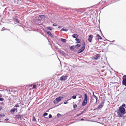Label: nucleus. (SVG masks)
Masks as SVG:
<instances>
[{"label": "nucleus", "instance_id": "nucleus-1", "mask_svg": "<svg viewBox=\"0 0 126 126\" xmlns=\"http://www.w3.org/2000/svg\"><path fill=\"white\" fill-rule=\"evenodd\" d=\"M125 109L124 108H122V107H120L117 111L118 116L119 117H122L123 115L125 113Z\"/></svg>", "mask_w": 126, "mask_h": 126}, {"label": "nucleus", "instance_id": "nucleus-2", "mask_svg": "<svg viewBox=\"0 0 126 126\" xmlns=\"http://www.w3.org/2000/svg\"><path fill=\"white\" fill-rule=\"evenodd\" d=\"M88 96L86 94H84V98L83 101L82 103V105L83 106H85L87 104V102Z\"/></svg>", "mask_w": 126, "mask_h": 126}, {"label": "nucleus", "instance_id": "nucleus-3", "mask_svg": "<svg viewBox=\"0 0 126 126\" xmlns=\"http://www.w3.org/2000/svg\"><path fill=\"white\" fill-rule=\"evenodd\" d=\"M63 98V97L62 96L59 97L57 98L55 100H54L53 102L54 103H57L60 101L61 99Z\"/></svg>", "mask_w": 126, "mask_h": 126}, {"label": "nucleus", "instance_id": "nucleus-4", "mask_svg": "<svg viewBox=\"0 0 126 126\" xmlns=\"http://www.w3.org/2000/svg\"><path fill=\"white\" fill-rule=\"evenodd\" d=\"M85 43L83 41V43L82 44L83 46L81 48L79 49L78 51V52L79 53H80L82 52L84 50L85 48Z\"/></svg>", "mask_w": 126, "mask_h": 126}, {"label": "nucleus", "instance_id": "nucleus-5", "mask_svg": "<svg viewBox=\"0 0 126 126\" xmlns=\"http://www.w3.org/2000/svg\"><path fill=\"white\" fill-rule=\"evenodd\" d=\"M122 83L124 85L126 86V75H125L123 77Z\"/></svg>", "mask_w": 126, "mask_h": 126}, {"label": "nucleus", "instance_id": "nucleus-6", "mask_svg": "<svg viewBox=\"0 0 126 126\" xmlns=\"http://www.w3.org/2000/svg\"><path fill=\"white\" fill-rule=\"evenodd\" d=\"M67 77L66 76H63L60 78V80L61 81L65 80L66 79Z\"/></svg>", "mask_w": 126, "mask_h": 126}, {"label": "nucleus", "instance_id": "nucleus-7", "mask_svg": "<svg viewBox=\"0 0 126 126\" xmlns=\"http://www.w3.org/2000/svg\"><path fill=\"white\" fill-rule=\"evenodd\" d=\"M93 37V36L92 35H90L89 36L88 40L90 42H91Z\"/></svg>", "mask_w": 126, "mask_h": 126}, {"label": "nucleus", "instance_id": "nucleus-8", "mask_svg": "<svg viewBox=\"0 0 126 126\" xmlns=\"http://www.w3.org/2000/svg\"><path fill=\"white\" fill-rule=\"evenodd\" d=\"M104 104V103L103 102H102L101 104L99 105L97 107V108L98 109H99L100 108H101L103 106Z\"/></svg>", "mask_w": 126, "mask_h": 126}, {"label": "nucleus", "instance_id": "nucleus-9", "mask_svg": "<svg viewBox=\"0 0 126 126\" xmlns=\"http://www.w3.org/2000/svg\"><path fill=\"white\" fill-rule=\"evenodd\" d=\"M16 110V112H17V108H14L12 109L10 111V112L11 113H13L15 112Z\"/></svg>", "mask_w": 126, "mask_h": 126}, {"label": "nucleus", "instance_id": "nucleus-10", "mask_svg": "<svg viewBox=\"0 0 126 126\" xmlns=\"http://www.w3.org/2000/svg\"><path fill=\"white\" fill-rule=\"evenodd\" d=\"M47 33L51 37H53V35L51 34V33L49 31H47Z\"/></svg>", "mask_w": 126, "mask_h": 126}, {"label": "nucleus", "instance_id": "nucleus-11", "mask_svg": "<svg viewBox=\"0 0 126 126\" xmlns=\"http://www.w3.org/2000/svg\"><path fill=\"white\" fill-rule=\"evenodd\" d=\"M36 85L34 84L33 85V87L32 88H29V90H32V89H34V88H36Z\"/></svg>", "mask_w": 126, "mask_h": 126}, {"label": "nucleus", "instance_id": "nucleus-12", "mask_svg": "<svg viewBox=\"0 0 126 126\" xmlns=\"http://www.w3.org/2000/svg\"><path fill=\"white\" fill-rule=\"evenodd\" d=\"M76 48V46H73L70 47V49L71 50L74 49Z\"/></svg>", "mask_w": 126, "mask_h": 126}, {"label": "nucleus", "instance_id": "nucleus-13", "mask_svg": "<svg viewBox=\"0 0 126 126\" xmlns=\"http://www.w3.org/2000/svg\"><path fill=\"white\" fill-rule=\"evenodd\" d=\"M96 36L98 37V39H102V37L100 35H99L98 34H96Z\"/></svg>", "mask_w": 126, "mask_h": 126}, {"label": "nucleus", "instance_id": "nucleus-14", "mask_svg": "<svg viewBox=\"0 0 126 126\" xmlns=\"http://www.w3.org/2000/svg\"><path fill=\"white\" fill-rule=\"evenodd\" d=\"M61 40L63 42H65L66 41V40L65 39H63V38H61Z\"/></svg>", "mask_w": 126, "mask_h": 126}, {"label": "nucleus", "instance_id": "nucleus-15", "mask_svg": "<svg viewBox=\"0 0 126 126\" xmlns=\"http://www.w3.org/2000/svg\"><path fill=\"white\" fill-rule=\"evenodd\" d=\"M59 52L60 53L62 54V55H64V52L63 51L60 50L59 51Z\"/></svg>", "mask_w": 126, "mask_h": 126}, {"label": "nucleus", "instance_id": "nucleus-16", "mask_svg": "<svg viewBox=\"0 0 126 126\" xmlns=\"http://www.w3.org/2000/svg\"><path fill=\"white\" fill-rule=\"evenodd\" d=\"M72 36L74 38H76V37L78 36V35L77 34H74L72 35Z\"/></svg>", "mask_w": 126, "mask_h": 126}, {"label": "nucleus", "instance_id": "nucleus-17", "mask_svg": "<svg viewBox=\"0 0 126 126\" xmlns=\"http://www.w3.org/2000/svg\"><path fill=\"white\" fill-rule=\"evenodd\" d=\"M61 31H68V30L67 29H62L61 30Z\"/></svg>", "mask_w": 126, "mask_h": 126}, {"label": "nucleus", "instance_id": "nucleus-18", "mask_svg": "<svg viewBox=\"0 0 126 126\" xmlns=\"http://www.w3.org/2000/svg\"><path fill=\"white\" fill-rule=\"evenodd\" d=\"M45 17V16L44 15H40L39 16V17L42 18H44Z\"/></svg>", "mask_w": 126, "mask_h": 126}, {"label": "nucleus", "instance_id": "nucleus-19", "mask_svg": "<svg viewBox=\"0 0 126 126\" xmlns=\"http://www.w3.org/2000/svg\"><path fill=\"white\" fill-rule=\"evenodd\" d=\"M47 29H49V30H52V28L51 27H47Z\"/></svg>", "mask_w": 126, "mask_h": 126}, {"label": "nucleus", "instance_id": "nucleus-20", "mask_svg": "<svg viewBox=\"0 0 126 126\" xmlns=\"http://www.w3.org/2000/svg\"><path fill=\"white\" fill-rule=\"evenodd\" d=\"M99 57V55H97L95 58V59L96 60H97L98 59V58Z\"/></svg>", "mask_w": 126, "mask_h": 126}, {"label": "nucleus", "instance_id": "nucleus-21", "mask_svg": "<svg viewBox=\"0 0 126 126\" xmlns=\"http://www.w3.org/2000/svg\"><path fill=\"white\" fill-rule=\"evenodd\" d=\"M76 47H78L80 46V45L79 44H77L75 45Z\"/></svg>", "mask_w": 126, "mask_h": 126}, {"label": "nucleus", "instance_id": "nucleus-22", "mask_svg": "<svg viewBox=\"0 0 126 126\" xmlns=\"http://www.w3.org/2000/svg\"><path fill=\"white\" fill-rule=\"evenodd\" d=\"M76 96L75 95L73 96L72 97V98L74 99H76Z\"/></svg>", "mask_w": 126, "mask_h": 126}, {"label": "nucleus", "instance_id": "nucleus-23", "mask_svg": "<svg viewBox=\"0 0 126 126\" xmlns=\"http://www.w3.org/2000/svg\"><path fill=\"white\" fill-rule=\"evenodd\" d=\"M77 107V106L76 104H75L73 105V108H76Z\"/></svg>", "mask_w": 126, "mask_h": 126}, {"label": "nucleus", "instance_id": "nucleus-24", "mask_svg": "<svg viewBox=\"0 0 126 126\" xmlns=\"http://www.w3.org/2000/svg\"><path fill=\"white\" fill-rule=\"evenodd\" d=\"M94 97L95 99L96 100V102H97V99H98L97 98L96 96H95Z\"/></svg>", "mask_w": 126, "mask_h": 126}, {"label": "nucleus", "instance_id": "nucleus-25", "mask_svg": "<svg viewBox=\"0 0 126 126\" xmlns=\"http://www.w3.org/2000/svg\"><path fill=\"white\" fill-rule=\"evenodd\" d=\"M19 107V106L18 105V104H17V105H16L14 107Z\"/></svg>", "mask_w": 126, "mask_h": 126}, {"label": "nucleus", "instance_id": "nucleus-26", "mask_svg": "<svg viewBox=\"0 0 126 126\" xmlns=\"http://www.w3.org/2000/svg\"><path fill=\"white\" fill-rule=\"evenodd\" d=\"M15 21V22L17 23H19V21L17 19H16Z\"/></svg>", "mask_w": 126, "mask_h": 126}, {"label": "nucleus", "instance_id": "nucleus-27", "mask_svg": "<svg viewBox=\"0 0 126 126\" xmlns=\"http://www.w3.org/2000/svg\"><path fill=\"white\" fill-rule=\"evenodd\" d=\"M28 86L29 87H31L30 88H32L33 87H32V84H31V85H29Z\"/></svg>", "mask_w": 126, "mask_h": 126}, {"label": "nucleus", "instance_id": "nucleus-28", "mask_svg": "<svg viewBox=\"0 0 126 126\" xmlns=\"http://www.w3.org/2000/svg\"><path fill=\"white\" fill-rule=\"evenodd\" d=\"M47 115V113H45L44 114H43V115L44 116H46Z\"/></svg>", "mask_w": 126, "mask_h": 126}, {"label": "nucleus", "instance_id": "nucleus-29", "mask_svg": "<svg viewBox=\"0 0 126 126\" xmlns=\"http://www.w3.org/2000/svg\"><path fill=\"white\" fill-rule=\"evenodd\" d=\"M80 43V41H79V40L78 41H77L76 42V43L77 44Z\"/></svg>", "mask_w": 126, "mask_h": 126}, {"label": "nucleus", "instance_id": "nucleus-30", "mask_svg": "<svg viewBox=\"0 0 126 126\" xmlns=\"http://www.w3.org/2000/svg\"><path fill=\"white\" fill-rule=\"evenodd\" d=\"M61 116V115L60 114H57V116L58 117H59V116Z\"/></svg>", "mask_w": 126, "mask_h": 126}, {"label": "nucleus", "instance_id": "nucleus-31", "mask_svg": "<svg viewBox=\"0 0 126 126\" xmlns=\"http://www.w3.org/2000/svg\"><path fill=\"white\" fill-rule=\"evenodd\" d=\"M52 117V116L51 115V114H50L49 116V118H51Z\"/></svg>", "mask_w": 126, "mask_h": 126}, {"label": "nucleus", "instance_id": "nucleus-32", "mask_svg": "<svg viewBox=\"0 0 126 126\" xmlns=\"http://www.w3.org/2000/svg\"><path fill=\"white\" fill-rule=\"evenodd\" d=\"M125 104H123L121 106V107H122V108H123V107H125Z\"/></svg>", "mask_w": 126, "mask_h": 126}, {"label": "nucleus", "instance_id": "nucleus-33", "mask_svg": "<svg viewBox=\"0 0 126 126\" xmlns=\"http://www.w3.org/2000/svg\"><path fill=\"white\" fill-rule=\"evenodd\" d=\"M68 103V102L67 101H65L64 102V104H66Z\"/></svg>", "mask_w": 126, "mask_h": 126}, {"label": "nucleus", "instance_id": "nucleus-34", "mask_svg": "<svg viewBox=\"0 0 126 126\" xmlns=\"http://www.w3.org/2000/svg\"><path fill=\"white\" fill-rule=\"evenodd\" d=\"M81 114H82V113H80L78 114L77 115V116H80V115H81Z\"/></svg>", "mask_w": 126, "mask_h": 126}, {"label": "nucleus", "instance_id": "nucleus-35", "mask_svg": "<svg viewBox=\"0 0 126 126\" xmlns=\"http://www.w3.org/2000/svg\"><path fill=\"white\" fill-rule=\"evenodd\" d=\"M53 26H56V25L55 24H53Z\"/></svg>", "mask_w": 126, "mask_h": 126}, {"label": "nucleus", "instance_id": "nucleus-36", "mask_svg": "<svg viewBox=\"0 0 126 126\" xmlns=\"http://www.w3.org/2000/svg\"><path fill=\"white\" fill-rule=\"evenodd\" d=\"M4 100V99L3 98H0V101H3Z\"/></svg>", "mask_w": 126, "mask_h": 126}, {"label": "nucleus", "instance_id": "nucleus-37", "mask_svg": "<svg viewBox=\"0 0 126 126\" xmlns=\"http://www.w3.org/2000/svg\"><path fill=\"white\" fill-rule=\"evenodd\" d=\"M19 116H16V118H17L18 119L19 118L18 117H19Z\"/></svg>", "mask_w": 126, "mask_h": 126}, {"label": "nucleus", "instance_id": "nucleus-38", "mask_svg": "<svg viewBox=\"0 0 126 126\" xmlns=\"http://www.w3.org/2000/svg\"><path fill=\"white\" fill-rule=\"evenodd\" d=\"M4 115H0V117H3L4 116Z\"/></svg>", "mask_w": 126, "mask_h": 126}, {"label": "nucleus", "instance_id": "nucleus-39", "mask_svg": "<svg viewBox=\"0 0 126 126\" xmlns=\"http://www.w3.org/2000/svg\"><path fill=\"white\" fill-rule=\"evenodd\" d=\"M93 96L94 97V96H95V95H94V92H93Z\"/></svg>", "mask_w": 126, "mask_h": 126}, {"label": "nucleus", "instance_id": "nucleus-40", "mask_svg": "<svg viewBox=\"0 0 126 126\" xmlns=\"http://www.w3.org/2000/svg\"><path fill=\"white\" fill-rule=\"evenodd\" d=\"M75 40H76L77 41H78V40H79V39H77V38H76V39Z\"/></svg>", "mask_w": 126, "mask_h": 126}, {"label": "nucleus", "instance_id": "nucleus-41", "mask_svg": "<svg viewBox=\"0 0 126 126\" xmlns=\"http://www.w3.org/2000/svg\"><path fill=\"white\" fill-rule=\"evenodd\" d=\"M81 120L83 121V120H84V119L83 118H82V119H81Z\"/></svg>", "mask_w": 126, "mask_h": 126}, {"label": "nucleus", "instance_id": "nucleus-42", "mask_svg": "<svg viewBox=\"0 0 126 126\" xmlns=\"http://www.w3.org/2000/svg\"><path fill=\"white\" fill-rule=\"evenodd\" d=\"M33 120L34 121H35V119L34 117L33 118Z\"/></svg>", "mask_w": 126, "mask_h": 126}, {"label": "nucleus", "instance_id": "nucleus-43", "mask_svg": "<svg viewBox=\"0 0 126 126\" xmlns=\"http://www.w3.org/2000/svg\"><path fill=\"white\" fill-rule=\"evenodd\" d=\"M9 120V119H5V120H6V121H8V120Z\"/></svg>", "mask_w": 126, "mask_h": 126}, {"label": "nucleus", "instance_id": "nucleus-44", "mask_svg": "<svg viewBox=\"0 0 126 126\" xmlns=\"http://www.w3.org/2000/svg\"><path fill=\"white\" fill-rule=\"evenodd\" d=\"M84 113V111H83L81 113H82V114L83 113Z\"/></svg>", "mask_w": 126, "mask_h": 126}, {"label": "nucleus", "instance_id": "nucleus-45", "mask_svg": "<svg viewBox=\"0 0 126 126\" xmlns=\"http://www.w3.org/2000/svg\"><path fill=\"white\" fill-rule=\"evenodd\" d=\"M61 26H59L58 28H61Z\"/></svg>", "mask_w": 126, "mask_h": 126}, {"label": "nucleus", "instance_id": "nucleus-46", "mask_svg": "<svg viewBox=\"0 0 126 126\" xmlns=\"http://www.w3.org/2000/svg\"><path fill=\"white\" fill-rule=\"evenodd\" d=\"M81 96H80L79 97V98H81Z\"/></svg>", "mask_w": 126, "mask_h": 126}, {"label": "nucleus", "instance_id": "nucleus-47", "mask_svg": "<svg viewBox=\"0 0 126 126\" xmlns=\"http://www.w3.org/2000/svg\"><path fill=\"white\" fill-rule=\"evenodd\" d=\"M70 99H68V100H70Z\"/></svg>", "mask_w": 126, "mask_h": 126}, {"label": "nucleus", "instance_id": "nucleus-48", "mask_svg": "<svg viewBox=\"0 0 126 126\" xmlns=\"http://www.w3.org/2000/svg\"><path fill=\"white\" fill-rule=\"evenodd\" d=\"M114 41H112V42H114Z\"/></svg>", "mask_w": 126, "mask_h": 126}, {"label": "nucleus", "instance_id": "nucleus-49", "mask_svg": "<svg viewBox=\"0 0 126 126\" xmlns=\"http://www.w3.org/2000/svg\"><path fill=\"white\" fill-rule=\"evenodd\" d=\"M0 97H1V96L0 95Z\"/></svg>", "mask_w": 126, "mask_h": 126}]
</instances>
